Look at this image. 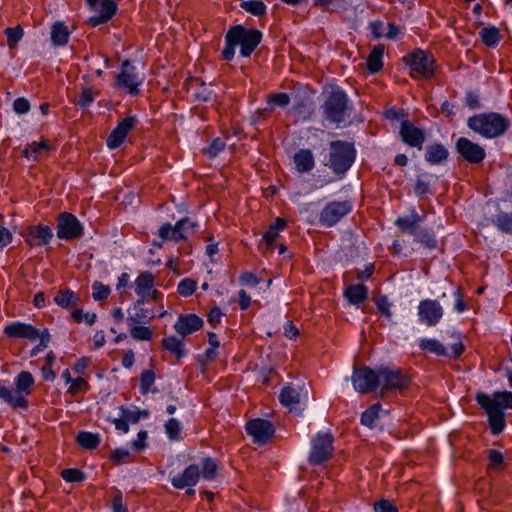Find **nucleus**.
Returning <instances> with one entry per match:
<instances>
[{
	"instance_id": "1",
	"label": "nucleus",
	"mask_w": 512,
	"mask_h": 512,
	"mask_svg": "<svg viewBox=\"0 0 512 512\" xmlns=\"http://www.w3.org/2000/svg\"><path fill=\"white\" fill-rule=\"evenodd\" d=\"M476 400L488 416L492 434L497 435L501 433L505 428L503 410L512 409V392L501 391L494 392L491 395L478 393Z\"/></svg>"
},
{
	"instance_id": "2",
	"label": "nucleus",
	"mask_w": 512,
	"mask_h": 512,
	"mask_svg": "<svg viewBox=\"0 0 512 512\" xmlns=\"http://www.w3.org/2000/svg\"><path fill=\"white\" fill-rule=\"evenodd\" d=\"M468 127L486 139H493L503 135L510 127V121L505 116L490 112L477 114L467 121Z\"/></svg>"
},
{
	"instance_id": "3",
	"label": "nucleus",
	"mask_w": 512,
	"mask_h": 512,
	"mask_svg": "<svg viewBox=\"0 0 512 512\" xmlns=\"http://www.w3.org/2000/svg\"><path fill=\"white\" fill-rule=\"evenodd\" d=\"M348 98L341 89H334L330 92L323 105L324 118L337 125L346 122L348 113Z\"/></svg>"
},
{
	"instance_id": "4",
	"label": "nucleus",
	"mask_w": 512,
	"mask_h": 512,
	"mask_svg": "<svg viewBox=\"0 0 512 512\" xmlns=\"http://www.w3.org/2000/svg\"><path fill=\"white\" fill-rule=\"evenodd\" d=\"M330 168L337 174L346 173L352 166L356 150L352 143L333 141L330 144Z\"/></svg>"
},
{
	"instance_id": "5",
	"label": "nucleus",
	"mask_w": 512,
	"mask_h": 512,
	"mask_svg": "<svg viewBox=\"0 0 512 512\" xmlns=\"http://www.w3.org/2000/svg\"><path fill=\"white\" fill-rule=\"evenodd\" d=\"M281 404L296 415L302 414L309 400V389L305 385L290 384L282 388Z\"/></svg>"
},
{
	"instance_id": "6",
	"label": "nucleus",
	"mask_w": 512,
	"mask_h": 512,
	"mask_svg": "<svg viewBox=\"0 0 512 512\" xmlns=\"http://www.w3.org/2000/svg\"><path fill=\"white\" fill-rule=\"evenodd\" d=\"M262 38L261 32L255 29H245L242 26H235L231 28L227 35V41H233L240 46V54L243 57H248L258 46Z\"/></svg>"
},
{
	"instance_id": "7",
	"label": "nucleus",
	"mask_w": 512,
	"mask_h": 512,
	"mask_svg": "<svg viewBox=\"0 0 512 512\" xmlns=\"http://www.w3.org/2000/svg\"><path fill=\"white\" fill-rule=\"evenodd\" d=\"M145 76L129 61H124L116 78V86L130 95H137L144 83Z\"/></svg>"
},
{
	"instance_id": "8",
	"label": "nucleus",
	"mask_w": 512,
	"mask_h": 512,
	"mask_svg": "<svg viewBox=\"0 0 512 512\" xmlns=\"http://www.w3.org/2000/svg\"><path fill=\"white\" fill-rule=\"evenodd\" d=\"M410 69L411 75L415 78H430L435 70V60L434 57L423 51V50H415L410 55L406 57Z\"/></svg>"
},
{
	"instance_id": "9",
	"label": "nucleus",
	"mask_w": 512,
	"mask_h": 512,
	"mask_svg": "<svg viewBox=\"0 0 512 512\" xmlns=\"http://www.w3.org/2000/svg\"><path fill=\"white\" fill-rule=\"evenodd\" d=\"M351 381L354 390L359 393H370L379 390L380 369L373 370L368 367L354 369Z\"/></svg>"
},
{
	"instance_id": "10",
	"label": "nucleus",
	"mask_w": 512,
	"mask_h": 512,
	"mask_svg": "<svg viewBox=\"0 0 512 512\" xmlns=\"http://www.w3.org/2000/svg\"><path fill=\"white\" fill-rule=\"evenodd\" d=\"M419 348L424 352L449 358H457L464 351V346L461 341H457L449 347H445L439 340L435 338L420 339Z\"/></svg>"
},
{
	"instance_id": "11",
	"label": "nucleus",
	"mask_w": 512,
	"mask_h": 512,
	"mask_svg": "<svg viewBox=\"0 0 512 512\" xmlns=\"http://www.w3.org/2000/svg\"><path fill=\"white\" fill-rule=\"evenodd\" d=\"M333 437L329 432H319L312 440L309 462L320 464L326 461L333 451Z\"/></svg>"
},
{
	"instance_id": "12",
	"label": "nucleus",
	"mask_w": 512,
	"mask_h": 512,
	"mask_svg": "<svg viewBox=\"0 0 512 512\" xmlns=\"http://www.w3.org/2000/svg\"><path fill=\"white\" fill-rule=\"evenodd\" d=\"M408 378L400 371L391 368H380L381 394L402 391L408 386Z\"/></svg>"
},
{
	"instance_id": "13",
	"label": "nucleus",
	"mask_w": 512,
	"mask_h": 512,
	"mask_svg": "<svg viewBox=\"0 0 512 512\" xmlns=\"http://www.w3.org/2000/svg\"><path fill=\"white\" fill-rule=\"evenodd\" d=\"M89 8L95 15L89 17L88 22L98 26L108 22L116 13L117 5L113 0H86Z\"/></svg>"
},
{
	"instance_id": "14",
	"label": "nucleus",
	"mask_w": 512,
	"mask_h": 512,
	"mask_svg": "<svg viewBox=\"0 0 512 512\" xmlns=\"http://www.w3.org/2000/svg\"><path fill=\"white\" fill-rule=\"evenodd\" d=\"M444 314L443 307L437 300L424 299L418 305V320L426 326L437 325Z\"/></svg>"
},
{
	"instance_id": "15",
	"label": "nucleus",
	"mask_w": 512,
	"mask_h": 512,
	"mask_svg": "<svg viewBox=\"0 0 512 512\" xmlns=\"http://www.w3.org/2000/svg\"><path fill=\"white\" fill-rule=\"evenodd\" d=\"M155 276L148 271L142 272L135 279V293L139 296L138 300L146 302L148 300H158L162 297L161 292L154 288Z\"/></svg>"
},
{
	"instance_id": "16",
	"label": "nucleus",
	"mask_w": 512,
	"mask_h": 512,
	"mask_svg": "<svg viewBox=\"0 0 512 512\" xmlns=\"http://www.w3.org/2000/svg\"><path fill=\"white\" fill-rule=\"evenodd\" d=\"M83 233V226L71 213L60 215L57 226V237L64 240L78 238Z\"/></svg>"
},
{
	"instance_id": "17",
	"label": "nucleus",
	"mask_w": 512,
	"mask_h": 512,
	"mask_svg": "<svg viewBox=\"0 0 512 512\" xmlns=\"http://www.w3.org/2000/svg\"><path fill=\"white\" fill-rule=\"evenodd\" d=\"M351 211L348 201H333L327 204L320 214V222L327 227L335 225Z\"/></svg>"
},
{
	"instance_id": "18",
	"label": "nucleus",
	"mask_w": 512,
	"mask_h": 512,
	"mask_svg": "<svg viewBox=\"0 0 512 512\" xmlns=\"http://www.w3.org/2000/svg\"><path fill=\"white\" fill-rule=\"evenodd\" d=\"M273 425L264 419H253L246 424V432L252 437L253 442L265 444L274 435Z\"/></svg>"
},
{
	"instance_id": "19",
	"label": "nucleus",
	"mask_w": 512,
	"mask_h": 512,
	"mask_svg": "<svg viewBox=\"0 0 512 512\" xmlns=\"http://www.w3.org/2000/svg\"><path fill=\"white\" fill-rule=\"evenodd\" d=\"M456 150L465 161L471 164L481 163L486 156L484 148L465 137H460L456 141Z\"/></svg>"
},
{
	"instance_id": "20",
	"label": "nucleus",
	"mask_w": 512,
	"mask_h": 512,
	"mask_svg": "<svg viewBox=\"0 0 512 512\" xmlns=\"http://www.w3.org/2000/svg\"><path fill=\"white\" fill-rule=\"evenodd\" d=\"M0 400L14 409H26L28 397L18 390L16 386H9L7 381H0Z\"/></svg>"
},
{
	"instance_id": "21",
	"label": "nucleus",
	"mask_w": 512,
	"mask_h": 512,
	"mask_svg": "<svg viewBox=\"0 0 512 512\" xmlns=\"http://www.w3.org/2000/svg\"><path fill=\"white\" fill-rule=\"evenodd\" d=\"M399 133L405 144L419 150L422 149L426 135L421 128L416 127L410 121L404 120L401 122Z\"/></svg>"
},
{
	"instance_id": "22",
	"label": "nucleus",
	"mask_w": 512,
	"mask_h": 512,
	"mask_svg": "<svg viewBox=\"0 0 512 512\" xmlns=\"http://www.w3.org/2000/svg\"><path fill=\"white\" fill-rule=\"evenodd\" d=\"M135 123V117H127L121 120L107 138L106 144L108 148L116 149L124 143L128 133L132 130Z\"/></svg>"
},
{
	"instance_id": "23",
	"label": "nucleus",
	"mask_w": 512,
	"mask_h": 512,
	"mask_svg": "<svg viewBox=\"0 0 512 512\" xmlns=\"http://www.w3.org/2000/svg\"><path fill=\"white\" fill-rule=\"evenodd\" d=\"M4 333L10 338H21L34 341L40 336V331L31 324L15 321L4 327Z\"/></svg>"
},
{
	"instance_id": "24",
	"label": "nucleus",
	"mask_w": 512,
	"mask_h": 512,
	"mask_svg": "<svg viewBox=\"0 0 512 512\" xmlns=\"http://www.w3.org/2000/svg\"><path fill=\"white\" fill-rule=\"evenodd\" d=\"M203 326V320L196 314H182L178 317L174 328L182 337H186L199 330Z\"/></svg>"
},
{
	"instance_id": "25",
	"label": "nucleus",
	"mask_w": 512,
	"mask_h": 512,
	"mask_svg": "<svg viewBox=\"0 0 512 512\" xmlns=\"http://www.w3.org/2000/svg\"><path fill=\"white\" fill-rule=\"evenodd\" d=\"M199 478V469L196 465L188 466L181 475L172 478L171 482L175 488L183 489L186 487H193L196 485ZM189 494H193V489H188Z\"/></svg>"
},
{
	"instance_id": "26",
	"label": "nucleus",
	"mask_w": 512,
	"mask_h": 512,
	"mask_svg": "<svg viewBox=\"0 0 512 512\" xmlns=\"http://www.w3.org/2000/svg\"><path fill=\"white\" fill-rule=\"evenodd\" d=\"M53 237V232L50 227L45 225H38L30 227L27 235L26 242L30 246H41L49 244Z\"/></svg>"
},
{
	"instance_id": "27",
	"label": "nucleus",
	"mask_w": 512,
	"mask_h": 512,
	"mask_svg": "<svg viewBox=\"0 0 512 512\" xmlns=\"http://www.w3.org/2000/svg\"><path fill=\"white\" fill-rule=\"evenodd\" d=\"M144 304L143 300H137L128 310V325L147 324L154 318V314L144 308Z\"/></svg>"
},
{
	"instance_id": "28",
	"label": "nucleus",
	"mask_w": 512,
	"mask_h": 512,
	"mask_svg": "<svg viewBox=\"0 0 512 512\" xmlns=\"http://www.w3.org/2000/svg\"><path fill=\"white\" fill-rule=\"evenodd\" d=\"M295 168L299 173H308L315 166L313 153L309 149H300L293 156Z\"/></svg>"
},
{
	"instance_id": "29",
	"label": "nucleus",
	"mask_w": 512,
	"mask_h": 512,
	"mask_svg": "<svg viewBox=\"0 0 512 512\" xmlns=\"http://www.w3.org/2000/svg\"><path fill=\"white\" fill-rule=\"evenodd\" d=\"M70 35L71 31L64 22H56L51 27L50 38L53 46L62 47L67 45Z\"/></svg>"
},
{
	"instance_id": "30",
	"label": "nucleus",
	"mask_w": 512,
	"mask_h": 512,
	"mask_svg": "<svg viewBox=\"0 0 512 512\" xmlns=\"http://www.w3.org/2000/svg\"><path fill=\"white\" fill-rule=\"evenodd\" d=\"M62 379L64 380L66 385H69L67 392L70 395H76L81 391H85L88 389V382L80 376L73 378L71 375V371L69 369H65L61 374Z\"/></svg>"
},
{
	"instance_id": "31",
	"label": "nucleus",
	"mask_w": 512,
	"mask_h": 512,
	"mask_svg": "<svg viewBox=\"0 0 512 512\" xmlns=\"http://www.w3.org/2000/svg\"><path fill=\"white\" fill-rule=\"evenodd\" d=\"M349 303L359 305L367 298V288L363 284L349 285L344 291Z\"/></svg>"
},
{
	"instance_id": "32",
	"label": "nucleus",
	"mask_w": 512,
	"mask_h": 512,
	"mask_svg": "<svg viewBox=\"0 0 512 512\" xmlns=\"http://www.w3.org/2000/svg\"><path fill=\"white\" fill-rule=\"evenodd\" d=\"M34 383V377L29 371H21L13 380V385L27 397L31 394Z\"/></svg>"
},
{
	"instance_id": "33",
	"label": "nucleus",
	"mask_w": 512,
	"mask_h": 512,
	"mask_svg": "<svg viewBox=\"0 0 512 512\" xmlns=\"http://www.w3.org/2000/svg\"><path fill=\"white\" fill-rule=\"evenodd\" d=\"M384 46L377 45L373 47L367 57V67L370 73L379 72L383 67Z\"/></svg>"
},
{
	"instance_id": "34",
	"label": "nucleus",
	"mask_w": 512,
	"mask_h": 512,
	"mask_svg": "<svg viewBox=\"0 0 512 512\" xmlns=\"http://www.w3.org/2000/svg\"><path fill=\"white\" fill-rule=\"evenodd\" d=\"M424 217L419 216L414 208L406 216L398 217L395 224L403 231L413 233L416 224L423 222Z\"/></svg>"
},
{
	"instance_id": "35",
	"label": "nucleus",
	"mask_w": 512,
	"mask_h": 512,
	"mask_svg": "<svg viewBox=\"0 0 512 512\" xmlns=\"http://www.w3.org/2000/svg\"><path fill=\"white\" fill-rule=\"evenodd\" d=\"M49 146L44 140L40 142H32L27 145L23 151V155L29 161H37L42 154L48 153Z\"/></svg>"
},
{
	"instance_id": "36",
	"label": "nucleus",
	"mask_w": 512,
	"mask_h": 512,
	"mask_svg": "<svg viewBox=\"0 0 512 512\" xmlns=\"http://www.w3.org/2000/svg\"><path fill=\"white\" fill-rule=\"evenodd\" d=\"M448 157L447 149L441 144H433L427 147L425 159L430 164H439Z\"/></svg>"
},
{
	"instance_id": "37",
	"label": "nucleus",
	"mask_w": 512,
	"mask_h": 512,
	"mask_svg": "<svg viewBox=\"0 0 512 512\" xmlns=\"http://www.w3.org/2000/svg\"><path fill=\"white\" fill-rule=\"evenodd\" d=\"M77 443L84 449L93 450L101 442V436L98 433L81 431L76 436Z\"/></svg>"
},
{
	"instance_id": "38",
	"label": "nucleus",
	"mask_w": 512,
	"mask_h": 512,
	"mask_svg": "<svg viewBox=\"0 0 512 512\" xmlns=\"http://www.w3.org/2000/svg\"><path fill=\"white\" fill-rule=\"evenodd\" d=\"M162 345L179 359L185 356L183 338L180 339L175 336H168L163 338Z\"/></svg>"
},
{
	"instance_id": "39",
	"label": "nucleus",
	"mask_w": 512,
	"mask_h": 512,
	"mask_svg": "<svg viewBox=\"0 0 512 512\" xmlns=\"http://www.w3.org/2000/svg\"><path fill=\"white\" fill-rule=\"evenodd\" d=\"M285 226L286 222L281 218H277L263 234L265 243L268 246H272Z\"/></svg>"
},
{
	"instance_id": "40",
	"label": "nucleus",
	"mask_w": 512,
	"mask_h": 512,
	"mask_svg": "<svg viewBox=\"0 0 512 512\" xmlns=\"http://www.w3.org/2000/svg\"><path fill=\"white\" fill-rule=\"evenodd\" d=\"M55 303L62 308H71L79 301V296L72 290L60 291L54 298Z\"/></svg>"
},
{
	"instance_id": "41",
	"label": "nucleus",
	"mask_w": 512,
	"mask_h": 512,
	"mask_svg": "<svg viewBox=\"0 0 512 512\" xmlns=\"http://www.w3.org/2000/svg\"><path fill=\"white\" fill-rule=\"evenodd\" d=\"M131 337L136 341H150L153 338L152 330L146 324L128 325Z\"/></svg>"
},
{
	"instance_id": "42",
	"label": "nucleus",
	"mask_w": 512,
	"mask_h": 512,
	"mask_svg": "<svg viewBox=\"0 0 512 512\" xmlns=\"http://www.w3.org/2000/svg\"><path fill=\"white\" fill-rule=\"evenodd\" d=\"M121 415L125 418L129 423H137L142 418H148L149 412L146 410H140L137 407L125 408L124 406L120 407Z\"/></svg>"
},
{
	"instance_id": "43",
	"label": "nucleus",
	"mask_w": 512,
	"mask_h": 512,
	"mask_svg": "<svg viewBox=\"0 0 512 512\" xmlns=\"http://www.w3.org/2000/svg\"><path fill=\"white\" fill-rule=\"evenodd\" d=\"M7 37V46L9 49H14L24 36V30L20 25L15 27H8L4 30Z\"/></svg>"
},
{
	"instance_id": "44",
	"label": "nucleus",
	"mask_w": 512,
	"mask_h": 512,
	"mask_svg": "<svg viewBox=\"0 0 512 512\" xmlns=\"http://www.w3.org/2000/svg\"><path fill=\"white\" fill-rule=\"evenodd\" d=\"M483 43L489 47H494L500 41V33L496 27H485L480 32Z\"/></svg>"
},
{
	"instance_id": "45",
	"label": "nucleus",
	"mask_w": 512,
	"mask_h": 512,
	"mask_svg": "<svg viewBox=\"0 0 512 512\" xmlns=\"http://www.w3.org/2000/svg\"><path fill=\"white\" fill-rule=\"evenodd\" d=\"M158 235L162 240H174V241L184 240V235L178 234V232L176 231L175 225L172 226L169 223H165L159 228Z\"/></svg>"
},
{
	"instance_id": "46",
	"label": "nucleus",
	"mask_w": 512,
	"mask_h": 512,
	"mask_svg": "<svg viewBox=\"0 0 512 512\" xmlns=\"http://www.w3.org/2000/svg\"><path fill=\"white\" fill-rule=\"evenodd\" d=\"M381 411L379 404H374L366 409L361 415V423L369 428L373 427L375 420L378 418Z\"/></svg>"
},
{
	"instance_id": "47",
	"label": "nucleus",
	"mask_w": 512,
	"mask_h": 512,
	"mask_svg": "<svg viewBox=\"0 0 512 512\" xmlns=\"http://www.w3.org/2000/svg\"><path fill=\"white\" fill-rule=\"evenodd\" d=\"M494 222L501 232L512 234V213L502 212L497 215Z\"/></svg>"
},
{
	"instance_id": "48",
	"label": "nucleus",
	"mask_w": 512,
	"mask_h": 512,
	"mask_svg": "<svg viewBox=\"0 0 512 512\" xmlns=\"http://www.w3.org/2000/svg\"><path fill=\"white\" fill-rule=\"evenodd\" d=\"M241 7L255 15V16H261L266 12V5L262 1L257 0H248L241 3Z\"/></svg>"
},
{
	"instance_id": "49",
	"label": "nucleus",
	"mask_w": 512,
	"mask_h": 512,
	"mask_svg": "<svg viewBox=\"0 0 512 512\" xmlns=\"http://www.w3.org/2000/svg\"><path fill=\"white\" fill-rule=\"evenodd\" d=\"M182 431L181 423L175 419L170 418L165 423V432L170 440H178Z\"/></svg>"
},
{
	"instance_id": "50",
	"label": "nucleus",
	"mask_w": 512,
	"mask_h": 512,
	"mask_svg": "<svg viewBox=\"0 0 512 512\" xmlns=\"http://www.w3.org/2000/svg\"><path fill=\"white\" fill-rule=\"evenodd\" d=\"M290 102V97L287 93L271 94L267 98V104L270 109L275 107H286Z\"/></svg>"
},
{
	"instance_id": "51",
	"label": "nucleus",
	"mask_w": 512,
	"mask_h": 512,
	"mask_svg": "<svg viewBox=\"0 0 512 512\" xmlns=\"http://www.w3.org/2000/svg\"><path fill=\"white\" fill-rule=\"evenodd\" d=\"M92 290V296L95 301H103L107 299L111 293L109 286L98 281L93 283Z\"/></svg>"
},
{
	"instance_id": "52",
	"label": "nucleus",
	"mask_w": 512,
	"mask_h": 512,
	"mask_svg": "<svg viewBox=\"0 0 512 512\" xmlns=\"http://www.w3.org/2000/svg\"><path fill=\"white\" fill-rule=\"evenodd\" d=\"M195 289L196 282L189 278L181 280L177 286V292L183 297L191 296Z\"/></svg>"
},
{
	"instance_id": "53",
	"label": "nucleus",
	"mask_w": 512,
	"mask_h": 512,
	"mask_svg": "<svg viewBox=\"0 0 512 512\" xmlns=\"http://www.w3.org/2000/svg\"><path fill=\"white\" fill-rule=\"evenodd\" d=\"M195 226V223L187 218L181 219L175 224L176 231L178 234L184 235V240L194 232Z\"/></svg>"
},
{
	"instance_id": "54",
	"label": "nucleus",
	"mask_w": 512,
	"mask_h": 512,
	"mask_svg": "<svg viewBox=\"0 0 512 512\" xmlns=\"http://www.w3.org/2000/svg\"><path fill=\"white\" fill-rule=\"evenodd\" d=\"M61 477L66 482H70V483L81 482L85 479L83 472L80 471L79 469H75V468L64 469L61 472Z\"/></svg>"
},
{
	"instance_id": "55",
	"label": "nucleus",
	"mask_w": 512,
	"mask_h": 512,
	"mask_svg": "<svg viewBox=\"0 0 512 512\" xmlns=\"http://www.w3.org/2000/svg\"><path fill=\"white\" fill-rule=\"evenodd\" d=\"M217 471V463L211 458H207L203 461L202 476L207 480H212Z\"/></svg>"
},
{
	"instance_id": "56",
	"label": "nucleus",
	"mask_w": 512,
	"mask_h": 512,
	"mask_svg": "<svg viewBox=\"0 0 512 512\" xmlns=\"http://www.w3.org/2000/svg\"><path fill=\"white\" fill-rule=\"evenodd\" d=\"M39 339V344L36 345L31 351H30V357H35L38 355V353H40L41 351H43L44 349L47 348L48 346V343H49V340H50V335H49V332L47 329L43 330L42 332H40V336L38 337Z\"/></svg>"
},
{
	"instance_id": "57",
	"label": "nucleus",
	"mask_w": 512,
	"mask_h": 512,
	"mask_svg": "<svg viewBox=\"0 0 512 512\" xmlns=\"http://www.w3.org/2000/svg\"><path fill=\"white\" fill-rule=\"evenodd\" d=\"M72 317L75 321L81 322L85 321L88 325H92L96 322L97 315L95 313H84L80 309H76L72 312Z\"/></svg>"
},
{
	"instance_id": "58",
	"label": "nucleus",
	"mask_w": 512,
	"mask_h": 512,
	"mask_svg": "<svg viewBox=\"0 0 512 512\" xmlns=\"http://www.w3.org/2000/svg\"><path fill=\"white\" fill-rule=\"evenodd\" d=\"M155 381L154 372L151 370H144L141 373L140 382H141V390L143 393H147L150 387L153 385Z\"/></svg>"
},
{
	"instance_id": "59",
	"label": "nucleus",
	"mask_w": 512,
	"mask_h": 512,
	"mask_svg": "<svg viewBox=\"0 0 512 512\" xmlns=\"http://www.w3.org/2000/svg\"><path fill=\"white\" fill-rule=\"evenodd\" d=\"M239 282L242 286H257L260 282L257 275L253 272H244L239 277Z\"/></svg>"
},
{
	"instance_id": "60",
	"label": "nucleus",
	"mask_w": 512,
	"mask_h": 512,
	"mask_svg": "<svg viewBox=\"0 0 512 512\" xmlns=\"http://www.w3.org/2000/svg\"><path fill=\"white\" fill-rule=\"evenodd\" d=\"M13 110L19 115L26 114L30 110V103L24 97L16 98L13 102Z\"/></svg>"
},
{
	"instance_id": "61",
	"label": "nucleus",
	"mask_w": 512,
	"mask_h": 512,
	"mask_svg": "<svg viewBox=\"0 0 512 512\" xmlns=\"http://www.w3.org/2000/svg\"><path fill=\"white\" fill-rule=\"evenodd\" d=\"M225 147V143L222 139L216 138L206 149V153L209 157H216Z\"/></svg>"
},
{
	"instance_id": "62",
	"label": "nucleus",
	"mask_w": 512,
	"mask_h": 512,
	"mask_svg": "<svg viewBox=\"0 0 512 512\" xmlns=\"http://www.w3.org/2000/svg\"><path fill=\"white\" fill-rule=\"evenodd\" d=\"M195 97L199 101L206 102L212 98V89L210 86H207L205 83H201L198 90L195 92Z\"/></svg>"
},
{
	"instance_id": "63",
	"label": "nucleus",
	"mask_w": 512,
	"mask_h": 512,
	"mask_svg": "<svg viewBox=\"0 0 512 512\" xmlns=\"http://www.w3.org/2000/svg\"><path fill=\"white\" fill-rule=\"evenodd\" d=\"M378 310L385 315L387 318H390L392 315L391 308L392 304L389 302L386 296H382L377 301Z\"/></svg>"
},
{
	"instance_id": "64",
	"label": "nucleus",
	"mask_w": 512,
	"mask_h": 512,
	"mask_svg": "<svg viewBox=\"0 0 512 512\" xmlns=\"http://www.w3.org/2000/svg\"><path fill=\"white\" fill-rule=\"evenodd\" d=\"M375 512H397L396 507L388 500L382 499L375 503Z\"/></svg>"
}]
</instances>
